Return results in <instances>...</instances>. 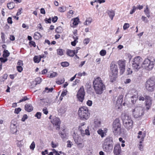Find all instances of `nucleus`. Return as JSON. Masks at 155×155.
<instances>
[{
	"label": "nucleus",
	"instance_id": "obj_43",
	"mask_svg": "<svg viewBox=\"0 0 155 155\" xmlns=\"http://www.w3.org/2000/svg\"><path fill=\"white\" fill-rule=\"evenodd\" d=\"M57 53L58 54L62 56L63 55V51L61 49H58L57 50Z\"/></svg>",
	"mask_w": 155,
	"mask_h": 155
},
{
	"label": "nucleus",
	"instance_id": "obj_17",
	"mask_svg": "<svg viewBox=\"0 0 155 155\" xmlns=\"http://www.w3.org/2000/svg\"><path fill=\"white\" fill-rule=\"evenodd\" d=\"M145 105L146 108L149 110L151 105V99L150 97L147 96L145 97Z\"/></svg>",
	"mask_w": 155,
	"mask_h": 155
},
{
	"label": "nucleus",
	"instance_id": "obj_22",
	"mask_svg": "<svg viewBox=\"0 0 155 155\" xmlns=\"http://www.w3.org/2000/svg\"><path fill=\"white\" fill-rule=\"evenodd\" d=\"M80 130L81 131V134L83 136H84L85 135L88 136H89L90 135L88 126L87 127L86 129L85 130V132H84V130L82 128H80Z\"/></svg>",
	"mask_w": 155,
	"mask_h": 155
},
{
	"label": "nucleus",
	"instance_id": "obj_60",
	"mask_svg": "<svg viewBox=\"0 0 155 155\" xmlns=\"http://www.w3.org/2000/svg\"><path fill=\"white\" fill-rule=\"evenodd\" d=\"M22 10V8H19L17 12V13L16 14L17 15H20L21 13V11Z\"/></svg>",
	"mask_w": 155,
	"mask_h": 155
},
{
	"label": "nucleus",
	"instance_id": "obj_59",
	"mask_svg": "<svg viewBox=\"0 0 155 155\" xmlns=\"http://www.w3.org/2000/svg\"><path fill=\"white\" fill-rule=\"evenodd\" d=\"M35 81L37 84H40L41 81V79L39 77L35 79Z\"/></svg>",
	"mask_w": 155,
	"mask_h": 155
},
{
	"label": "nucleus",
	"instance_id": "obj_39",
	"mask_svg": "<svg viewBox=\"0 0 155 155\" xmlns=\"http://www.w3.org/2000/svg\"><path fill=\"white\" fill-rule=\"evenodd\" d=\"M66 10V7L65 6L59 7L58 8V11L61 12H64Z\"/></svg>",
	"mask_w": 155,
	"mask_h": 155
},
{
	"label": "nucleus",
	"instance_id": "obj_2",
	"mask_svg": "<svg viewBox=\"0 0 155 155\" xmlns=\"http://www.w3.org/2000/svg\"><path fill=\"white\" fill-rule=\"evenodd\" d=\"M121 118L125 128L127 130L131 129L133 123L131 117L127 114L124 113L121 114Z\"/></svg>",
	"mask_w": 155,
	"mask_h": 155
},
{
	"label": "nucleus",
	"instance_id": "obj_53",
	"mask_svg": "<svg viewBox=\"0 0 155 155\" xmlns=\"http://www.w3.org/2000/svg\"><path fill=\"white\" fill-rule=\"evenodd\" d=\"M132 8V9L130 12V14H133L135 12L136 9H137V8H136V7L134 6Z\"/></svg>",
	"mask_w": 155,
	"mask_h": 155
},
{
	"label": "nucleus",
	"instance_id": "obj_26",
	"mask_svg": "<svg viewBox=\"0 0 155 155\" xmlns=\"http://www.w3.org/2000/svg\"><path fill=\"white\" fill-rule=\"evenodd\" d=\"M16 123H13L12 122L11 123L10 129L12 130V133H14L16 132L17 131L16 126Z\"/></svg>",
	"mask_w": 155,
	"mask_h": 155
},
{
	"label": "nucleus",
	"instance_id": "obj_5",
	"mask_svg": "<svg viewBox=\"0 0 155 155\" xmlns=\"http://www.w3.org/2000/svg\"><path fill=\"white\" fill-rule=\"evenodd\" d=\"M110 67V81L113 82L116 80L117 77L118 69L117 65L114 64H111Z\"/></svg>",
	"mask_w": 155,
	"mask_h": 155
},
{
	"label": "nucleus",
	"instance_id": "obj_62",
	"mask_svg": "<svg viewBox=\"0 0 155 155\" xmlns=\"http://www.w3.org/2000/svg\"><path fill=\"white\" fill-rule=\"evenodd\" d=\"M87 104L88 106H91L92 104V101H91L88 100L87 102Z\"/></svg>",
	"mask_w": 155,
	"mask_h": 155
},
{
	"label": "nucleus",
	"instance_id": "obj_29",
	"mask_svg": "<svg viewBox=\"0 0 155 155\" xmlns=\"http://www.w3.org/2000/svg\"><path fill=\"white\" fill-rule=\"evenodd\" d=\"M144 12L147 16L149 18L150 17V10L147 5L146 6V9L144 10Z\"/></svg>",
	"mask_w": 155,
	"mask_h": 155
},
{
	"label": "nucleus",
	"instance_id": "obj_10",
	"mask_svg": "<svg viewBox=\"0 0 155 155\" xmlns=\"http://www.w3.org/2000/svg\"><path fill=\"white\" fill-rule=\"evenodd\" d=\"M141 66L146 69L150 71L153 68V61H151L150 59H146L144 61Z\"/></svg>",
	"mask_w": 155,
	"mask_h": 155
},
{
	"label": "nucleus",
	"instance_id": "obj_63",
	"mask_svg": "<svg viewBox=\"0 0 155 155\" xmlns=\"http://www.w3.org/2000/svg\"><path fill=\"white\" fill-rule=\"evenodd\" d=\"M43 113L46 115L48 113V111L46 108L45 107L43 109Z\"/></svg>",
	"mask_w": 155,
	"mask_h": 155
},
{
	"label": "nucleus",
	"instance_id": "obj_61",
	"mask_svg": "<svg viewBox=\"0 0 155 155\" xmlns=\"http://www.w3.org/2000/svg\"><path fill=\"white\" fill-rule=\"evenodd\" d=\"M138 99L139 101H144L145 100V97H144L142 95H140Z\"/></svg>",
	"mask_w": 155,
	"mask_h": 155
},
{
	"label": "nucleus",
	"instance_id": "obj_14",
	"mask_svg": "<svg viewBox=\"0 0 155 155\" xmlns=\"http://www.w3.org/2000/svg\"><path fill=\"white\" fill-rule=\"evenodd\" d=\"M113 141L112 137L108 136L102 142V146L113 144Z\"/></svg>",
	"mask_w": 155,
	"mask_h": 155
},
{
	"label": "nucleus",
	"instance_id": "obj_46",
	"mask_svg": "<svg viewBox=\"0 0 155 155\" xmlns=\"http://www.w3.org/2000/svg\"><path fill=\"white\" fill-rule=\"evenodd\" d=\"M142 141H140V144H139L138 146V148L141 151H142L143 150V146L141 144L142 143Z\"/></svg>",
	"mask_w": 155,
	"mask_h": 155
},
{
	"label": "nucleus",
	"instance_id": "obj_15",
	"mask_svg": "<svg viewBox=\"0 0 155 155\" xmlns=\"http://www.w3.org/2000/svg\"><path fill=\"white\" fill-rule=\"evenodd\" d=\"M113 144L102 146L103 150L107 153L110 152L113 149Z\"/></svg>",
	"mask_w": 155,
	"mask_h": 155
},
{
	"label": "nucleus",
	"instance_id": "obj_32",
	"mask_svg": "<svg viewBox=\"0 0 155 155\" xmlns=\"http://www.w3.org/2000/svg\"><path fill=\"white\" fill-rule=\"evenodd\" d=\"M138 135L137 136L138 138H141V141H143V138L144 137V135L142 134V132L141 131H140L138 133Z\"/></svg>",
	"mask_w": 155,
	"mask_h": 155
},
{
	"label": "nucleus",
	"instance_id": "obj_45",
	"mask_svg": "<svg viewBox=\"0 0 155 155\" xmlns=\"http://www.w3.org/2000/svg\"><path fill=\"white\" fill-rule=\"evenodd\" d=\"M58 75L57 73L56 72H53L50 74L49 77L51 78H53L56 77Z\"/></svg>",
	"mask_w": 155,
	"mask_h": 155
},
{
	"label": "nucleus",
	"instance_id": "obj_33",
	"mask_svg": "<svg viewBox=\"0 0 155 155\" xmlns=\"http://www.w3.org/2000/svg\"><path fill=\"white\" fill-rule=\"evenodd\" d=\"M41 35L39 33L36 32L35 33L34 38L35 39L38 40L41 38Z\"/></svg>",
	"mask_w": 155,
	"mask_h": 155
},
{
	"label": "nucleus",
	"instance_id": "obj_3",
	"mask_svg": "<svg viewBox=\"0 0 155 155\" xmlns=\"http://www.w3.org/2000/svg\"><path fill=\"white\" fill-rule=\"evenodd\" d=\"M113 130V132L115 135H120L122 133L123 129H121V125L118 119H116L114 121Z\"/></svg>",
	"mask_w": 155,
	"mask_h": 155
},
{
	"label": "nucleus",
	"instance_id": "obj_24",
	"mask_svg": "<svg viewBox=\"0 0 155 155\" xmlns=\"http://www.w3.org/2000/svg\"><path fill=\"white\" fill-rule=\"evenodd\" d=\"M132 91L133 92H134V94L133 96H131V98L132 99H135L134 100H132V102L134 104L136 102V100L138 98V92L137 91H135V90H133Z\"/></svg>",
	"mask_w": 155,
	"mask_h": 155
},
{
	"label": "nucleus",
	"instance_id": "obj_19",
	"mask_svg": "<svg viewBox=\"0 0 155 155\" xmlns=\"http://www.w3.org/2000/svg\"><path fill=\"white\" fill-rule=\"evenodd\" d=\"M51 123L53 125L57 126L56 129H59V126L60 124V119L58 118L57 117H54L53 120L51 121Z\"/></svg>",
	"mask_w": 155,
	"mask_h": 155
},
{
	"label": "nucleus",
	"instance_id": "obj_11",
	"mask_svg": "<svg viewBox=\"0 0 155 155\" xmlns=\"http://www.w3.org/2000/svg\"><path fill=\"white\" fill-rule=\"evenodd\" d=\"M85 95V92L84 88L83 87H82L80 88L78 92L77 95L78 99L80 101L82 102L84 99Z\"/></svg>",
	"mask_w": 155,
	"mask_h": 155
},
{
	"label": "nucleus",
	"instance_id": "obj_28",
	"mask_svg": "<svg viewBox=\"0 0 155 155\" xmlns=\"http://www.w3.org/2000/svg\"><path fill=\"white\" fill-rule=\"evenodd\" d=\"M101 121L99 120L95 119L94 120V127L96 128L99 127L101 125Z\"/></svg>",
	"mask_w": 155,
	"mask_h": 155
},
{
	"label": "nucleus",
	"instance_id": "obj_27",
	"mask_svg": "<svg viewBox=\"0 0 155 155\" xmlns=\"http://www.w3.org/2000/svg\"><path fill=\"white\" fill-rule=\"evenodd\" d=\"M32 106L30 104H26L25 106V109L28 112H30L33 110Z\"/></svg>",
	"mask_w": 155,
	"mask_h": 155
},
{
	"label": "nucleus",
	"instance_id": "obj_13",
	"mask_svg": "<svg viewBox=\"0 0 155 155\" xmlns=\"http://www.w3.org/2000/svg\"><path fill=\"white\" fill-rule=\"evenodd\" d=\"M122 150L120 144L117 143L115 145L113 150L114 155H121Z\"/></svg>",
	"mask_w": 155,
	"mask_h": 155
},
{
	"label": "nucleus",
	"instance_id": "obj_9",
	"mask_svg": "<svg viewBox=\"0 0 155 155\" xmlns=\"http://www.w3.org/2000/svg\"><path fill=\"white\" fill-rule=\"evenodd\" d=\"M142 61V58L140 57L134 58L132 61V66L133 69L135 71H137L140 68V64Z\"/></svg>",
	"mask_w": 155,
	"mask_h": 155
},
{
	"label": "nucleus",
	"instance_id": "obj_1",
	"mask_svg": "<svg viewBox=\"0 0 155 155\" xmlns=\"http://www.w3.org/2000/svg\"><path fill=\"white\" fill-rule=\"evenodd\" d=\"M94 79L93 87L95 93L97 94H101L105 89V86L100 77H97Z\"/></svg>",
	"mask_w": 155,
	"mask_h": 155
},
{
	"label": "nucleus",
	"instance_id": "obj_50",
	"mask_svg": "<svg viewBox=\"0 0 155 155\" xmlns=\"http://www.w3.org/2000/svg\"><path fill=\"white\" fill-rule=\"evenodd\" d=\"M90 41V39L89 38H85L84 41L83 43L84 44L87 45V44Z\"/></svg>",
	"mask_w": 155,
	"mask_h": 155
},
{
	"label": "nucleus",
	"instance_id": "obj_55",
	"mask_svg": "<svg viewBox=\"0 0 155 155\" xmlns=\"http://www.w3.org/2000/svg\"><path fill=\"white\" fill-rule=\"evenodd\" d=\"M142 20L143 21L147 23L148 21L147 18L145 17L142 16L141 17Z\"/></svg>",
	"mask_w": 155,
	"mask_h": 155
},
{
	"label": "nucleus",
	"instance_id": "obj_49",
	"mask_svg": "<svg viewBox=\"0 0 155 155\" xmlns=\"http://www.w3.org/2000/svg\"><path fill=\"white\" fill-rule=\"evenodd\" d=\"M41 115V113L40 112H38L36 113L35 116L38 119H40Z\"/></svg>",
	"mask_w": 155,
	"mask_h": 155
},
{
	"label": "nucleus",
	"instance_id": "obj_7",
	"mask_svg": "<svg viewBox=\"0 0 155 155\" xmlns=\"http://www.w3.org/2000/svg\"><path fill=\"white\" fill-rule=\"evenodd\" d=\"M72 136L77 147L79 149L82 148L84 147V144L83 143V139L81 137L75 133L73 134Z\"/></svg>",
	"mask_w": 155,
	"mask_h": 155
},
{
	"label": "nucleus",
	"instance_id": "obj_20",
	"mask_svg": "<svg viewBox=\"0 0 155 155\" xmlns=\"http://www.w3.org/2000/svg\"><path fill=\"white\" fill-rule=\"evenodd\" d=\"M80 49L79 47H77L75 50L73 51L68 50L67 51V54L70 56L73 57L74 55L78 52V50Z\"/></svg>",
	"mask_w": 155,
	"mask_h": 155
},
{
	"label": "nucleus",
	"instance_id": "obj_41",
	"mask_svg": "<svg viewBox=\"0 0 155 155\" xmlns=\"http://www.w3.org/2000/svg\"><path fill=\"white\" fill-rule=\"evenodd\" d=\"M64 129L63 130V132H61L60 133L61 137L63 139L65 138L66 136V134L64 131Z\"/></svg>",
	"mask_w": 155,
	"mask_h": 155
},
{
	"label": "nucleus",
	"instance_id": "obj_38",
	"mask_svg": "<svg viewBox=\"0 0 155 155\" xmlns=\"http://www.w3.org/2000/svg\"><path fill=\"white\" fill-rule=\"evenodd\" d=\"M10 54V53L7 50H5L3 51V56L4 58H6L8 57Z\"/></svg>",
	"mask_w": 155,
	"mask_h": 155
},
{
	"label": "nucleus",
	"instance_id": "obj_42",
	"mask_svg": "<svg viewBox=\"0 0 155 155\" xmlns=\"http://www.w3.org/2000/svg\"><path fill=\"white\" fill-rule=\"evenodd\" d=\"M61 65L63 67H66L69 66V64L68 62L65 61L62 62L61 63Z\"/></svg>",
	"mask_w": 155,
	"mask_h": 155
},
{
	"label": "nucleus",
	"instance_id": "obj_47",
	"mask_svg": "<svg viewBox=\"0 0 155 155\" xmlns=\"http://www.w3.org/2000/svg\"><path fill=\"white\" fill-rule=\"evenodd\" d=\"M106 54V52L105 50H101L100 52V54L101 55V56H105Z\"/></svg>",
	"mask_w": 155,
	"mask_h": 155
},
{
	"label": "nucleus",
	"instance_id": "obj_51",
	"mask_svg": "<svg viewBox=\"0 0 155 155\" xmlns=\"http://www.w3.org/2000/svg\"><path fill=\"white\" fill-rule=\"evenodd\" d=\"M35 142L33 141L31 143V145H30V148L31 149L33 150L35 148Z\"/></svg>",
	"mask_w": 155,
	"mask_h": 155
},
{
	"label": "nucleus",
	"instance_id": "obj_34",
	"mask_svg": "<svg viewBox=\"0 0 155 155\" xmlns=\"http://www.w3.org/2000/svg\"><path fill=\"white\" fill-rule=\"evenodd\" d=\"M41 59L39 55L35 56L34 58V61L36 63H38L40 61Z\"/></svg>",
	"mask_w": 155,
	"mask_h": 155
},
{
	"label": "nucleus",
	"instance_id": "obj_25",
	"mask_svg": "<svg viewBox=\"0 0 155 155\" xmlns=\"http://www.w3.org/2000/svg\"><path fill=\"white\" fill-rule=\"evenodd\" d=\"M71 21L72 22V25H71V26L72 27H75L79 22V19L78 18H76L72 19Z\"/></svg>",
	"mask_w": 155,
	"mask_h": 155
},
{
	"label": "nucleus",
	"instance_id": "obj_16",
	"mask_svg": "<svg viewBox=\"0 0 155 155\" xmlns=\"http://www.w3.org/2000/svg\"><path fill=\"white\" fill-rule=\"evenodd\" d=\"M123 97V95H120L118 97L116 101V107H117L118 109L120 108L122 106Z\"/></svg>",
	"mask_w": 155,
	"mask_h": 155
},
{
	"label": "nucleus",
	"instance_id": "obj_31",
	"mask_svg": "<svg viewBox=\"0 0 155 155\" xmlns=\"http://www.w3.org/2000/svg\"><path fill=\"white\" fill-rule=\"evenodd\" d=\"M92 19L91 18H88L86 19L84 23V25H90Z\"/></svg>",
	"mask_w": 155,
	"mask_h": 155
},
{
	"label": "nucleus",
	"instance_id": "obj_40",
	"mask_svg": "<svg viewBox=\"0 0 155 155\" xmlns=\"http://www.w3.org/2000/svg\"><path fill=\"white\" fill-rule=\"evenodd\" d=\"M77 74V75L78 77H77L79 78L81 77L82 76H85L87 75L86 73L85 72H83V73L79 72Z\"/></svg>",
	"mask_w": 155,
	"mask_h": 155
},
{
	"label": "nucleus",
	"instance_id": "obj_44",
	"mask_svg": "<svg viewBox=\"0 0 155 155\" xmlns=\"http://www.w3.org/2000/svg\"><path fill=\"white\" fill-rule=\"evenodd\" d=\"M64 81V79L63 78L61 80H59L57 81V83L58 84H61L63 83Z\"/></svg>",
	"mask_w": 155,
	"mask_h": 155
},
{
	"label": "nucleus",
	"instance_id": "obj_57",
	"mask_svg": "<svg viewBox=\"0 0 155 155\" xmlns=\"http://www.w3.org/2000/svg\"><path fill=\"white\" fill-rule=\"evenodd\" d=\"M67 92L68 91L67 90H65L63 91L61 94V96L62 97H64L67 94Z\"/></svg>",
	"mask_w": 155,
	"mask_h": 155
},
{
	"label": "nucleus",
	"instance_id": "obj_52",
	"mask_svg": "<svg viewBox=\"0 0 155 155\" xmlns=\"http://www.w3.org/2000/svg\"><path fill=\"white\" fill-rule=\"evenodd\" d=\"M129 27V25L127 23H125L123 26V29L124 30H126Z\"/></svg>",
	"mask_w": 155,
	"mask_h": 155
},
{
	"label": "nucleus",
	"instance_id": "obj_12",
	"mask_svg": "<svg viewBox=\"0 0 155 155\" xmlns=\"http://www.w3.org/2000/svg\"><path fill=\"white\" fill-rule=\"evenodd\" d=\"M117 64L120 69V73L122 74L125 69V61L124 60H119L117 62Z\"/></svg>",
	"mask_w": 155,
	"mask_h": 155
},
{
	"label": "nucleus",
	"instance_id": "obj_56",
	"mask_svg": "<svg viewBox=\"0 0 155 155\" xmlns=\"http://www.w3.org/2000/svg\"><path fill=\"white\" fill-rule=\"evenodd\" d=\"M21 109L20 108H15L14 111V113L16 114H18L21 111Z\"/></svg>",
	"mask_w": 155,
	"mask_h": 155
},
{
	"label": "nucleus",
	"instance_id": "obj_23",
	"mask_svg": "<svg viewBox=\"0 0 155 155\" xmlns=\"http://www.w3.org/2000/svg\"><path fill=\"white\" fill-rule=\"evenodd\" d=\"M67 109V107L64 104L61 105L59 108L58 111L61 114H64Z\"/></svg>",
	"mask_w": 155,
	"mask_h": 155
},
{
	"label": "nucleus",
	"instance_id": "obj_4",
	"mask_svg": "<svg viewBox=\"0 0 155 155\" xmlns=\"http://www.w3.org/2000/svg\"><path fill=\"white\" fill-rule=\"evenodd\" d=\"M78 112L79 116L81 119L85 120L89 118L90 114L87 107H83L80 108Z\"/></svg>",
	"mask_w": 155,
	"mask_h": 155
},
{
	"label": "nucleus",
	"instance_id": "obj_36",
	"mask_svg": "<svg viewBox=\"0 0 155 155\" xmlns=\"http://www.w3.org/2000/svg\"><path fill=\"white\" fill-rule=\"evenodd\" d=\"M73 38L74 39V41L71 42V45L73 46H75L76 44L78 42V37H74L73 36Z\"/></svg>",
	"mask_w": 155,
	"mask_h": 155
},
{
	"label": "nucleus",
	"instance_id": "obj_58",
	"mask_svg": "<svg viewBox=\"0 0 155 155\" xmlns=\"http://www.w3.org/2000/svg\"><path fill=\"white\" fill-rule=\"evenodd\" d=\"M51 146L53 148H55L58 146V144L57 143H54L52 142L51 143Z\"/></svg>",
	"mask_w": 155,
	"mask_h": 155
},
{
	"label": "nucleus",
	"instance_id": "obj_8",
	"mask_svg": "<svg viewBox=\"0 0 155 155\" xmlns=\"http://www.w3.org/2000/svg\"><path fill=\"white\" fill-rule=\"evenodd\" d=\"M145 87L148 91H153L155 88V80L152 78L148 79L145 83Z\"/></svg>",
	"mask_w": 155,
	"mask_h": 155
},
{
	"label": "nucleus",
	"instance_id": "obj_35",
	"mask_svg": "<svg viewBox=\"0 0 155 155\" xmlns=\"http://www.w3.org/2000/svg\"><path fill=\"white\" fill-rule=\"evenodd\" d=\"M53 90V88L51 87V88H48V87L45 88V90L43 91V93L46 92L47 93H48L50 92H51Z\"/></svg>",
	"mask_w": 155,
	"mask_h": 155
},
{
	"label": "nucleus",
	"instance_id": "obj_30",
	"mask_svg": "<svg viewBox=\"0 0 155 155\" xmlns=\"http://www.w3.org/2000/svg\"><path fill=\"white\" fill-rule=\"evenodd\" d=\"M111 20H113V17L114 16L115 13L112 10H109L107 12Z\"/></svg>",
	"mask_w": 155,
	"mask_h": 155
},
{
	"label": "nucleus",
	"instance_id": "obj_64",
	"mask_svg": "<svg viewBox=\"0 0 155 155\" xmlns=\"http://www.w3.org/2000/svg\"><path fill=\"white\" fill-rule=\"evenodd\" d=\"M17 64L18 65L17 66L22 67L23 65L22 61L21 60L19 61L18 62Z\"/></svg>",
	"mask_w": 155,
	"mask_h": 155
},
{
	"label": "nucleus",
	"instance_id": "obj_54",
	"mask_svg": "<svg viewBox=\"0 0 155 155\" xmlns=\"http://www.w3.org/2000/svg\"><path fill=\"white\" fill-rule=\"evenodd\" d=\"M1 37L2 40V41L5 42V35L3 32H2L1 33Z\"/></svg>",
	"mask_w": 155,
	"mask_h": 155
},
{
	"label": "nucleus",
	"instance_id": "obj_37",
	"mask_svg": "<svg viewBox=\"0 0 155 155\" xmlns=\"http://www.w3.org/2000/svg\"><path fill=\"white\" fill-rule=\"evenodd\" d=\"M7 7L9 9H12L15 6V4L13 2H10L7 4Z\"/></svg>",
	"mask_w": 155,
	"mask_h": 155
},
{
	"label": "nucleus",
	"instance_id": "obj_6",
	"mask_svg": "<svg viewBox=\"0 0 155 155\" xmlns=\"http://www.w3.org/2000/svg\"><path fill=\"white\" fill-rule=\"evenodd\" d=\"M144 108L141 106L136 107L132 110L133 116L135 118H140L144 114Z\"/></svg>",
	"mask_w": 155,
	"mask_h": 155
},
{
	"label": "nucleus",
	"instance_id": "obj_18",
	"mask_svg": "<svg viewBox=\"0 0 155 155\" xmlns=\"http://www.w3.org/2000/svg\"><path fill=\"white\" fill-rule=\"evenodd\" d=\"M107 129L104 128L103 130L100 129L97 131V133L101 137V138H103L105 137L107 135L106 133L107 132Z\"/></svg>",
	"mask_w": 155,
	"mask_h": 155
},
{
	"label": "nucleus",
	"instance_id": "obj_48",
	"mask_svg": "<svg viewBox=\"0 0 155 155\" xmlns=\"http://www.w3.org/2000/svg\"><path fill=\"white\" fill-rule=\"evenodd\" d=\"M67 147L71 148L73 145L72 143L70 140H68L67 141Z\"/></svg>",
	"mask_w": 155,
	"mask_h": 155
},
{
	"label": "nucleus",
	"instance_id": "obj_21",
	"mask_svg": "<svg viewBox=\"0 0 155 155\" xmlns=\"http://www.w3.org/2000/svg\"><path fill=\"white\" fill-rule=\"evenodd\" d=\"M51 102V101L48 98L40 99V103L43 105H45L49 106Z\"/></svg>",
	"mask_w": 155,
	"mask_h": 155
}]
</instances>
